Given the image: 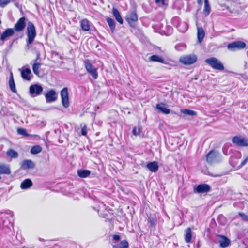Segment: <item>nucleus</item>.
Listing matches in <instances>:
<instances>
[{
  "label": "nucleus",
  "instance_id": "1",
  "mask_svg": "<svg viewBox=\"0 0 248 248\" xmlns=\"http://www.w3.org/2000/svg\"><path fill=\"white\" fill-rule=\"evenodd\" d=\"M26 34L27 36V38L26 39L27 44L30 45L32 44L36 36L37 33L34 25L31 21H29L27 23Z\"/></svg>",
  "mask_w": 248,
  "mask_h": 248
},
{
  "label": "nucleus",
  "instance_id": "2",
  "mask_svg": "<svg viewBox=\"0 0 248 248\" xmlns=\"http://www.w3.org/2000/svg\"><path fill=\"white\" fill-rule=\"evenodd\" d=\"M205 62L214 69L219 71L224 69V66L221 62L215 57L208 58L205 60Z\"/></svg>",
  "mask_w": 248,
  "mask_h": 248
},
{
  "label": "nucleus",
  "instance_id": "3",
  "mask_svg": "<svg viewBox=\"0 0 248 248\" xmlns=\"http://www.w3.org/2000/svg\"><path fill=\"white\" fill-rule=\"evenodd\" d=\"M232 143L239 147H248V139L241 135L234 136L232 138Z\"/></svg>",
  "mask_w": 248,
  "mask_h": 248
},
{
  "label": "nucleus",
  "instance_id": "4",
  "mask_svg": "<svg viewBox=\"0 0 248 248\" xmlns=\"http://www.w3.org/2000/svg\"><path fill=\"white\" fill-rule=\"evenodd\" d=\"M27 18L25 16H22L17 20L12 28L16 33L22 32L26 26Z\"/></svg>",
  "mask_w": 248,
  "mask_h": 248
},
{
  "label": "nucleus",
  "instance_id": "5",
  "mask_svg": "<svg viewBox=\"0 0 248 248\" xmlns=\"http://www.w3.org/2000/svg\"><path fill=\"white\" fill-rule=\"evenodd\" d=\"M246 44L244 42L242 41H236L231 43H229L227 45V48L230 51H235L239 50L245 48Z\"/></svg>",
  "mask_w": 248,
  "mask_h": 248
},
{
  "label": "nucleus",
  "instance_id": "6",
  "mask_svg": "<svg viewBox=\"0 0 248 248\" xmlns=\"http://www.w3.org/2000/svg\"><path fill=\"white\" fill-rule=\"evenodd\" d=\"M84 64L87 71L94 79H97L98 76L97 69L93 67L90 60L88 59L85 60L84 62Z\"/></svg>",
  "mask_w": 248,
  "mask_h": 248
},
{
  "label": "nucleus",
  "instance_id": "7",
  "mask_svg": "<svg viewBox=\"0 0 248 248\" xmlns=\"http://www.w3.org/2000/svg\"><path fill=\"white\" fill-rule=\"evenodd\" d=\"M197 61V57L195 55H188L181 56L179 62L184 65H190L195 63Z\"/></svg>",
  "mask_w": 248,
  "mask_h": 248
},
{
  "label": "nucleus",
  "instance_id": "8",
  "mask_svg": "<svg viewBox=\"0 0 248 248\" xmlns=\"http://www.w3.org/2000/svg\"><path fill=\"white\" fill-rule=\"evenodd\" d=\"M211 190L210 186L207 184H202L194 186L193 192L195 193H205Z\"/></svg>",
  "mask_w": 248,
  "mask_h": 248
},
{
  "label": "nucleus",
  "instance_id": "9",
  "mask_svg": "<svg viewBox=\"0 0 248 248\" xmlns=\"http://www.w3.org/2000/svg\"><path fill=\"white\" fill-rule=\"evenodd\" d=\"M60 95L62 105L65 108H68L69 105L68 88H63L61 91Z\"/></svg>",
  "mask_w": 248,
  "mask_h": 248
},
{
  "label": "nucleus",
  "instance_id": "10",
  "mask_svg": "<svg viewBox=\"0 0 248 248\" xmlns=\"http://www.w3.org/2000/svg\"><path fill=\"white\" fill-rule=\"evenodd\" d=\"M125 19L131 27L135 26V23L138 21V16L136 11H133L127 14Z\"/></svg>",
  "mask_w": 248,
  "mask_h": 248
},
{
  "label": "nucleus",
  "instance_id": "11",
  "mask_svg": "<svg viewBox=\"0 0 248 248\" xmlns=\"http://www.w3.org/2000/svg\"><path fill=\"white\" fill-rule=\"evenodd\" d=\"M29 91L31 94L33 96L39 95L43 91L42 87L37 84L31 85L29 88Z\"/></svg>",
  "mask_w": 248,
  "mask_h": 248
},
{
  "label": "nucleus",
  "instance_id": "12",
  "mask_svg": "<svg viewBox=\"0 0 248 248\" xmlns=\"http://www.w3.org/2000/svg\"><path fill=\"white\" fill-rule=\"evenodd\" d=\"M217 151L215 150H211L206 155V160L209 163H213L216 160L218 156Z\"/></svg>",
  "mask_w": 248,
  "mask_h": 248
},
{
  "label": "nucleus",
  "instance_id": "13",
  "mask_svg": "<svg viewBox=\"0 0 248 248\" xmlns=\"http://www.w3.org/2000/svg\"><path fill=\"white\" fill-rule=\"evenodd\" d=\"M15 33V31L12 28H7L1 34L0 39L4 42L9 37L13 36Z\"/></svg>",
  "mask_w": 248,
  "mask_h": 248
},
{
  "label": "nucleus",
  "instance_id": "14",
  "mask_svg": "<svg viewBox=\"0 0 248 248\" xmlns=\"http://www.w3.org/2000/svg\"><path fill=\"white\" fill-rule=\"evenodd\" d=\"M45 97L47 102H52L56 100L57 95L54 90H50L46 94Z\"/></svg>",
  "mask_w": 248,
  "mask_h": 248
},
{
  "label": "nucleus",
  "instance_id": "15",
  "mask_svg": "<svg viewBox=\"0 0 248 248\" xmlns=\"http://www.w3.org/2000/svg\"><path fill=\"white\" fill-rule=\"evenodd\" d=\"M40 59V53L39 52L37 53L36 58L34 60V63L32 65V70L35 75L39 76V67L41 65L42 63L40 62H36Z\"/></svg>",
  "mask_w": 248,
  "mask_h": 248
},
{
  "label": "nucleus",
  "instance_id": "16",
  "mask_svg": "<svg viewBox=\"0 0 248 248\" xmlns=\"http://www.w3.org/2000/svg\"><path fill=\"white\" fill-rule=\"evenodd\" d=\"M217 237L220 238L219 243L221 248H226L230 245L231 242L228 237L220 234L217 235Z\"/></svg>",
  "mask_w": 248,
  "mask_h": 248
},
{
  "label": "nucleus",
  "instance_id": "17",
  "mask_svg": "<svg viewBox=\"0 0 248 248\" xmlns=\"http://www.w3.org/2000/svg\"><path fill=\"white\" fill-rule=\"evenodd\" d=\"M146 167L150 171L154 173L156 172L159 168L158 163L155 161L148 162Z\"/></svg>",
  "mask_w": 248,
  "mask_h": 248
},
{
  "label": "nucleus",
  "instance_id": "18",
  "mask_svg": "<svg viewBox=\"0 0 248 248\" xmlns=\"http://www.w3.org/2000/svg\"><path fill=\"white\" fill-rule=\"evenodd\" d=\"M31 70L28 68L23 69L21 72L22 78L27 81H30L31 79Z\"/></svg>",
  "mask_w": 248,
  "mask_h": 248
},
{
  "label": "nucleus",
  "instance_id": "19",
  "mask_svg": "<svg viewBox=\"0 0 248 248\" xmlns=\"http://www.w3.org/2000/svg\"><path fill=\"white\" fill-rule=\"evenodd\" d=\"M80 26L83 31H88L90 29V22L86 18L83 19L80 21Z\"/></svg>",
  "mask_w": 248,
  "mask_h": 248
},
{
  "label": "nucleus",
  "instance_id": "20",
  "mask_svg": "<svg viewBox=\"0 0 248 248\" xmlns=\"http://www.w3.org/2000/svg\"><path fill=\"white\" fill-rule=\"evenodd\" d=\"M9 85L10 89L11 91L14 93H16L17 91L16 88V85L14 79V76L13 73L12 72H10V77H9Z\"/></svg>",
  "mask_w": 248,
  "mask_h": 248
},
{
  "label": "nucleus",
  "instance_id": "21",
  "mask_svg": "<svg viewBox=\"0 0 248 248\" xmlns=\"http://www.w3.org/2000/svg\"><path fill=\"white\" fill-rule=\"evenodd\" d=\"M192 233V229L190 227L187 228L185 231L184 238L186 243H189L191 242Z\"/></svg>",
  "mask_w": 248,
  "mask_h": 248
},
{
  "label": "nucleus",
  "instance_id": "22",
  "mask_svg": "<svg viewBox=\"0 0 248 248\" xmlns=\"http://www.w3.org/2000/svg\"><path fill=\"white\" fill-rule=\"evenodd\" d=\"M34 167V163L31 160H26L22 162L21 168L23 169L26 170L33 168Z\"/></svg>",
  "mask_w": 248,
  "mask_h": 248
},
{
  "label": "nucleus",
  "instance_id": "23",
  "mask_svg": "<svg viewBox=\"0 0 248 248\" xmlns=\"http://www.w3.org/2000/svg\"><path fill=\"white\" fill-rule=\"evenodd\" d=\"M32 185L31 179H26L21 183L20 187L22 189H27L32 186Z\"/></svg>",
  "mask_w": 248,
  "mask_h": 248
},
{
  "label": "nucleus",
  "instance_id": "24",
  "mask_svg": "<svg viewBox=\"0 0 248 248\" xmlns=\"http://www.w3.org/2000/svg\"><path fill=\"white\" fill-rule=\"evenodd\" d=\"M211 12V7L208 0H204L203 14L205 16H208Z\"/></svg>",
  "mask_w": 248,
  "mask_h": 248
},
{
  "label": "nucleus",
  "instance_id": "25",
  "mask_svg": "<svg viewBox=\"0 0 248 248\" xmlns=\"http://www.w3.org/2000/svg\"><path fill=\"white\" fill-rule=\"evenodd\" d=\"M112 14L115 19L120 24H123V20L121 16L120 13L117 9L113 8L112 9Z\"/></svg>",
  "mask_w": 248,
  "mask_h": 248
},
{
  "label": "nucleus",
  "instance_id": "26",
  "mask_svg": "<svg viewBox=\"0 0 248 248\" xmlns=\"http://www.w3.org/2000/svg\"><path fill=\"white\" fill-rule=\"evenodd\" d=\"M165 106V104L161 103L157 104L156 105V108L163 114H169L170 113V110L164 107L163 106Z\"/></svg>",
  "mask_w": 248,
  "mask_h": 248
},
{
  "label": "nucleus",
  "instance_id": "27",
  "mask_svg": "<svg viewBox=\"0 0 248 248\" xmlns=\"http://www.w3.org/2000/svg\"><path fill=\"white\" fill-rule=\"evenodd\" d=\"M149 60L150 62H158L161 63H166V62L164 59H163L162 57L157 55H153L151 56H150L149 58Z\"/></svg>",
  "mask_w": 248,
  "mask_h": 248
},
{
  "label": "nucleus",
  "instance_id": "28",
  "mask_svg": "<svg viewBox=\"0 0 248 248\" xmlns=\"http://www.w3.org/2000/svg\"><path fill=\"white\" fill-rule=\"evenodd\" d=\"M205 36V32L202 27L197 28V38L199 42L201 43Z\"/></svg>",
  "mask_w": 248,
  "mask_h": 248
},
{
  "label": "nucleus",
  "instance_id": "29",
  "mask_svg": "<svg viewBox=\"0 0 248 248\" xmlns=\"http://www.w3.org/2000/svg\"><path fill=\"white\" fill-rule=\"evenodd\" d=\"M78 176L82 178H87L91 174V171L88 170H78L77 171Z\"/></svg>",
  "mask_w": 248,
  "mask_h": 248
},
{
  "label": "nucleus",
  "instance_id": "30",
  "mask_svg": "<svg viewBox=\"0 0 248 248\" xmlns=\"http://www.w3.org/2000/svg\"><path fill=\"white\" fill-rule=\"evenodd\" d=\"M106 20L109 26L111 32H114L115 30V23L113 19L109 17H107L106 18Z\"/></svg>",
  "mask_w": 248,
  "mask_h": 248
},
{
  "label": "nucleus",
  "instance_id": "31",
  "mask_svg": "<svg viewBox=\"0 0 248 248\" xmlns=\"http://www.w3.org/2000/svg\"><path fill=\"white\" fill-rule=\"evenodd\" d=\"M112 247L113 248H128L129 243L127 240H124L122 241L119 244L113 245Z\"/></svg>",
  "mask_w": 248,
  "mask_h": 248
},
{
  "label": "nucleus",
  "instance_id": "32",
  "mask_svg": "<svg viewBox=\"0 0 248 248\" xmlns=\"http://www.w3.org/2000/svg\"><path fill=\"white\" fill-rule=\"evenodd\" d=\"M147 222L149 224V227L155 228V227L156 224V220L154 217L151 216L148 217L147 218Z\"/></svg>",
  "mask_w": 248,
  "mask_h": 248
},
{
  "label": "nucleus",
  "instance_id": "33",
  "mask_svg": "<svg viewBox=\"0 0 248 248\" xmlns=\"http://www.w3.org/2000/svg\"><path fill=\"white\" fill-rule=\"evenodd\" d=\"M42 151L41 147L39 145H34L32 146L31 149V153L33 155H36Z\"/></svg>",
  "mask_w": 248,
  "mask_h": 248
},
{
  "label": "nucleus",
  "instance_id": "34",
  "mask_svg": "<svg viewBox=\"0 0 248 248\" xmlns=\"http://www.w3.org/2000/svg\"><path fill=\"white\" fill-rule=\"evenodd\" d=\"M7 155L12 158H16L18 155L17 152L12 149H10L7 151Z\"/></svg>",
  "mask_w": 248,
  "mask_h": 248
},
{
  "label": "nucleus",
  "instance_id": "35",
  "mask_svg": "<svg viewBox=\"0 0 248 248\" xmlns=\"http://www.w3.org/2000/svg\"><path fill=\"white\" fill-rule=\"evenodd\" d=\"M179 30L182 32H186L188 29V25L186 23H180L178 25Z\"/></svg>",
  "mask_w": 248,
  "mask_h": 248
},
{
  "label": "nucleus",
  "instance_id": "36",
  "mask_svg": "<svg viewBox=\"0 0 248 248\" xmlns=\"http://www.w3.org/2000/svg\"><path fill=\"white\" fill-rule=\"evenodd\" d=\"M17 132L19 134L24 136V137H29L31 135L27 132L25 129L23 128H19L17 129Z\"/></svg>",
  "mask_w": 248,
  "mask_h": 248
},
{
  "label": "nucleus",
  "instance_id": "37",
  "mask_svg": "<svg viewBox=\"0 0 248 248\" xmlns=\"http://www.w3.org/2000/svg\"><path fill=\"white\" fill-rule=\"evenodd\" d=\"M182 111L183 112V113H184L186 115H191V116L195 115L196 114V112L195 111L192 110L187 109H184V110H182Z\"/></svg>",
  "mask_w": 248,
  "mask_h": 248
},
{
  "label": "nucleus",
  "instance_id": "38",
  "mask_svg": "<svg viewBox=\"0 0 248 248\" xmlns=\"http://www.w3.org/2000/svg\"><path fill=\"white\" fill-rule=\"evenodd\" d=\"M141 129L139 128L137 129L136 127H134L132 130V134L135 136L139 135L140 134Z\"/></svg>",
  "mask_w": 248,
  "mask_h": 248
},
{
  "label": "nucleus",
  "instance_id": "39",
  "mask_svg": "<svg viewBox=\"0 0 248 248\" xmlns=\"http://www.w3.org/2000/svg\"><path fill=\"white\" fill-rule=\"evenodd\" d=\"M81 134L83 136H86L87 134V125L86 124H84L81 127Z\"/></svg>",
  "mask_w": 248,
  "mask_h": 248
},
{
  "label": "nucleus",
  "instance_id": "40",
  "mask_svg": "<svg viewBox=\"0 0 248 248\" xmlns=\"http://www.w3.org/2000/svg\"><path fill=\"white\" fill-rule=\"evenodd\" d=\"M10 2V0H0V6L3 8L8 3H9Z\"/></svg>",
  "mask_w": 248,
  "mask_h": 248
},
{
  "label": "nucleus",
  "instance_id": "41",
  "mask_svg": "<svg viewBox=\"0 0 248 248\" xmlns=\"http://www.w3.org/2000/svg\"><path fill=\"white\" fill-rule=\"evenodd\" d=\"M155 2L156 4L161 3L162 6H168V2H166V0H155Z\"/></svg>",
  "mask_w": 248,
  "mask_h": 248
},
{
  "label": "nucleus",
  "instance_id": "42",
  "mask_svg": "<svg viewBox=\"0 0 248 248\" xmlns=\"http://www.w3.org/2000/svg\"><path fill=\"white\" fill-rule=\"evenodd\" d=\"M238 215L241 217L243 220L245 221H248V216L247 215L243 213L239 212L238 213Z\"/></svg>",
  "mask_w": 248,
  "mask_h": 248
},
{
  "label": "nucleus",
  "instance_id": "43",
  "mask_svg": "<svg viewBox=\"0 0 248 248\" xmlns=\"http://www.w3.org/2000/svg\"><path fill=\"white\" fill-rule=\"evenodd\" d=\"M112 238H113V240L114 241V242L119 241L121 239L120 236L117 234L113 235Z\"/></svg>",
  "mask_w": 248,
  "mask_h": 248
},
{
  "label": "nucleus",
  "instance_id": "44",
  "mask_svg": "<svg viewBox=\"0 0 248 248\" xmlns=\"http://www.w3.org/2000/svg\"><path fill=\"white\" fill-rule=\"evenodd\" d=\"M248 161V156L246 157L245 159H244L241 163L239 167H242Z\"/></svg>",
  "mask_w": 248,
  "mask_h": 248
},
{
  "label": "nucleus",
  "instance_id": "45",
  "mask_svg": "<svg viewBox=\"0 0 248 248\" xmlns=\"http://www.w3.org/2000/svg\"><path fill=\"white\" fill-rule=\"evenodd\" d=\"M202 0H197V2L199 5H201L202 4Z\"/></svg>",
  "mask_w": 248,
  "mask_h": 248
}]
</instances>
